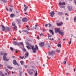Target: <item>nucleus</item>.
<instances>
[{"label":"nucleus","instance_id":"obj_14","mask_svg":"<svg viewBox=\"0 0 76 76\" xmlns=\"http://www.w3.org/2000/svg\"><path fill=\"white\" fill-rule=\"evenodd\" d=\"M29 56V53L27 52L25 54V58H27L28 57V56Z\"/></svg>","mask_w":76,"mask_h":76},{"label":"nucleus","instance_id":"obj_12","mask_svg":"<svg viewBox=\"0 0 76 76\" xmlns=\"http://www.w3.org/2000/svg\"><path fill=\"white\" fill-rule=\"evenodd\" d=\"M60 31H61L60 28H58L55 30V32L56 33H57V32H58L59 33Z\"/></svg>","mask_w":76,"mask_h":76},{"label":"nucleus","instance_id":"obj_2","mask_svg":"<svg viewBox=\"0 0 76 76\" xmlns=\"http://www.w3.org/2000/svg\"><path fill=\"white\" fill-rule=\"evenodd\" d=\"M28 70V73L31 75H32L34 74V72H33L34 73L35 72V71L34 69H29Z\"/></svg>","mask_w":76,"mask_h":76},{"label":"nucleus","instance_id":"obj_16","mask_svg":"<svg viewBox=\"0 0 76 76\" xmlns=\"http://www.w3.org/2000/svg\"><path fill=\"white\" fill-rule=\"evenodd\" d=\"M1 27L2 28V31H5V27L4 25H2Z\"/></svg>","mask_w":76,"mask_h":76},{"label":"nucleus","instance_id":"obj_10","mask_svg":"<svg viewBox=\"0 0 76 76\" xmlns=\"http://www.w3.org/2000/svg\"><path fill=\"white\" fill-rule=\"evenodd\" d=\"M56 24L57 25V26H61L63 24V23L62 22H61L60 23H56Z\"/></svg>","mask_w":76,"mask_h":76},{"label":"nucleus","instance_id":"obj_47","mask_svg":"<svg viewBox=\"0 0 76 76\" xmlns=\"http://www.w3.org/2000/svg\"><path fill=\"white\" fill-rule=\"evenodd\" d=\"M26 33H27V34H29V32L28 31H27V32H26Z\"/></svg>","mask_w":76,"mask_h":76},{"label":"nucleus","instance_id":"obj_31","mask_svg":"<svg viewBox=\"0 0 76 76\" xmlns=\"http://www.w3.org/2000/svg\"><path fill=\"white\" fill-rule=\"evenodd\" d=\"M20 58H21V59H23L24 58V56H23L22 57L21 56L19 57Z\"/></svg>","mask_w":76,"mask_h":76},{"label":"nucleus","instance_id":"obj_53","mask_svg":"<svg viewBox=\"0 0 76 76\" xmlns=\"http://www.w3.org/2000/svg\"><path fill=\"white\" fill-rule=\"evenodd\" d=\"M66 63V61H65L64 62V64H65Z\"/></svg>","mask_w":76,"mask_h":76},{"label":"nucleus","instance_id":"obj_33","mask_svg":"<svg viewBox=\"0 0 76 76\" xmlns=\"http://www.w3.org/2000/svg\"><path fill=\"white\" fill-rule=\"evenodd\" d=\"M16 21H17V22H18V23H19V20L18 19H16Z\"/></svg>","mask_w":76,"mask_h":76},{"label":"nucleus","instance_id":"obj_8","mask_svg":"<svg viewBox=\"0 0 76 76\" xmlns=\"http://www.w3.org/2000/svg\"><path fill=\"white\" fill-rule=\"evenodd\" d=\"M24 7H25L24 9V12H26L27 10V9L28 8V6L24 4Z\"/></svg>","mask_w":76,"mask_h":76},{"label":"nucleus","instance_id":"obj_7","mask_svg":"<svg viewBox=\"0 0 76 76\" xmlns=\"http://www.w3.org/2000/svg\"><path fill=\"white\" fill-rule=\"evenodd\" d=\"M73 7L72 6H70V5H68V9L69 11H72L73 9Z\"/></svg>","mask_w":76,"mask_h":76},{"label":"nucleus","instance_id":"obj_38","mask_svg":"<svg viewBox=\"0 0 76 76\" xmlns=\"http://www.w3.org/2000/svg\"><path fill=\"white\" fill-rule=\"evenodd\" d=\"M64 7H65L64 6H60V8H64Z\"/></svg>","mask_w":76,"mask_h":76},{"label":"nucleus","instance_id":"obj_3","mask_svg":"<svg viewBox=\"0 0 76 76\" xmlns=\"http://www.w3.org/2000/svg\"><path fill=\"white\" fill-rule=\"evenodd\" d=\"M7 53H5L4 54V56L3 57V59L4 61H9V59H7L6 56H7Z\"/></svg>","mask_w":76,"mask_h":76},{"label":"nucleus","instance_id":"obj_48","mask_svg":"<svg viewBox=\"0 0 76 76\" xmlns=\"http://www.w3.org/2000/svg\"><path fill=\"white\" fill-rule=\"evenodd\" d=\"M37 39H39V37H37Z\"/></svg>","mask_w":76,"mask_h":76},{"label":"nucleus","instance_id":"obj_54","mask_svg":"<svg viewBox=\"0 0 76 76\" xmlns=\"http://www.w3.org/2000/svg\"><path fill=\"white\" fill-rule=\"evenodd\" d=\"M16 64L17 66H19V64L17 63H16Z\"/></svg>","mask_w":76,"mask_h":76},{"label":"nucleus","instance_id":"obj_62","mask_svg":"<svg viewBox=\"0 0 76 76\" xmlns=\"http://www.w3.org/2000/svg\"><path fill=\"white\" fill-rule=\"evenodd\" d=\"M15 53H18V51H15Z\"/></svg>","mask_w":76,"mask_h":76},{"label":"nucleus","instance_id":"obj_57","mask_svg":"<svg viewBox=\"0 0 76 76\" xmlns=\"http://www.w3.org/2000/svg\"><path fill=\"white\" fill-rule=\"evenodd\" d=\"M26 27L27 28H28V27H29V26H26Z\"/></svg>","mask_w":76,"mask_h":76},{"label":"nucleus","instance_id":"obj_20","mask_svg":"<svg viewBox=\"0 0 76 76\" xmlns=\"http://www.w3.org/2000/svg\"><path fill=\"white\" fill-rule=\"evenodd\" d=\"M0 74L1 75V76H5L4 74L2 73V72H0Z\"/></svg>","mask_w":76,"mask_h":76},{"label":"nucleus","instance_id":"obj_51","mask_svg":"<svg viewBox=\"0 0 76 76\" xmlns=\"http://www.w3.org/2000/svg\"><path fill=\"white\" fill-rule=\"evenodd\" d=\"M25 68H26L27 67V66L26 65H25V66H24Z\"/></svg>","mask_w":76,"mask_h":76},{"label":"nucleus","instance_id":"obj_56","mask_svg":"<svg viewBox=\"0 0 76 76\" xmlns=\"http://www.w3.org/2000/svg\"><path fill=\"white\" fill-rule=\"evenodd\" d=\"M6 70L7 72H8V69H6Z\"/></svg>","mask_w":76,"mask_h":76},{"label":"nucleus","instance_id":"obj_40","mask_svg":"<svg viewBox=\"0 0 76 76\" xmlns=\"http://www.w3.org/2000/svg\"><path fill=\"white\" fill-rule=\"evenodd\" d=\"M49 31L50 33H51L53 32V31H52L51 30H49Z\"/></svg>","mask_w":76,"mask_h":76},{"label":"nucleus","instance_id":"obj_13","mask_svg":"<svg viewBox=\"0 0 76 76\" xmlns=\"http://www.w3.org/2000/svg\"><path fill=\"white\" fill-rule=\"evenodd\" d=\"M6 31H10V28L8 27H6Z\"/></svg>","mask_w":76,"mask_h":76},{"label":"nucleus","instance_id":"obj_42","mask_svg":"<svg viewBox=\"0 0 76 76\" xmlns=\"http://www.w3.org/2000/svg\"><path fill=\"white\" fill-rule=\"evenodd\" d=\"M15 73V71L14 72H13V71L12 72V74H14Z\"/></svg>","mask_w":76,"mask_h":76},{"label":"nucleus","instance_id":"obj_46","mask_svg":"<svg viewBox=\"0 0 76 76\" xmlns=\"http://www.w3.org/2000/svg\"><path fill=\"white\" fill-rule=\"evenodd\" d=\"M20 44H21V45H23V42H21V43H20Z\"/></svg>","mask_w":76,"mask_h":76},{"label":"nucleus","instance_id":"obj_25","mask_svg":"<svg viewBox=\"0 0 76 76\" xmlns=\"http://www.w3.org/2000/svg\"><path fill=\"white\" fill-rule=\"evenodd\" d=\"M38 75V73H37V71H36V73L34 74V76H37Z\"/></svg>","mask_w":76,"mask_h":76},{"label":"nucleus","instance_id":"obj_6","mask_svg":"<svg viewBox=\"0 0 76 76\" xmlns=\"http://www.w3.org/2000/svg\"><path fill=\"white\" fill-rule=\"evenodd\" d=\"M39 45L40 47H43L44 46V43L43 42H42L39 43Z\"/></svg>","mask_w":76,"mask_h":76},{"label":"nucleus","instance_id":"obj_36","mask_svg":"<svg viewBox=\"0 0 76 76\" xmlns=\"http://www.w3.org/2000/svg\"><path fill=\"white\" fill-rule=\"evenodd\" d=\"M12 9H11V8H10V10H9V12H12Z\"/></svg>","mask_w":76,"mask_h":76},{"label":"nucleus","instance_id":"obj_11","mask_svg":"<svg viewBox=\"0 0 76 76\" xmlns=\"http://www.w3.org/2000/svg\"><path fill=\"white\" fill-rule=\"evenodd\" d=\"M59 6H63L66 5V3H65L64 2H63V3L59 2Z\"/></svg>","mask_w":76,"mask_h":76},{"label":"nucleus","instance_id":"obj_24","mask_svg":"<svg viewBox=\"0 0 76 76\" xmlns=\"http://www.w3.org/2000/svg\"><path fill=\"white\" fill-rule=\"evenodd\" d=\"M58 47L61 48V44H59L57 45Z\"/></svg>","mask_w":76,"mask_h":76},{"label":"nucleus","instance_id":"obj_23","mask_svg":"<svg viewBox=\"0 0 76 76\" xmlns=\"http://www.w3.org/2000/svg\"><path fill=\"white\" fill-rule=\"evenodd\" d=\"M13 44L14 45H18V43L16 42H14Z\"/></svg>","mask_w":76,"mask_h":76},{"label":"nucleus","instance_id":"obj_63","mask_svg":"<svg viewBox=\"0 0 76 76\" xmlns=\"http://www.w3.org/2000/svg\"><path fill=\"white\" fill-rule=\"evenodd\" d=\"M76 70V69H74V72H75V71Z\"/></svg>","mask_w":76,"mask_h":76},{"label":"nucleus","instance_id":"obj_45","mask_svg":"<svg viewBox=\"0 0 76 76\" xmlns=\"http://www.w3.org/2000/svg\"><path fill=\"white\" fill-rule=\"evenodd\" d=\"M50 40H54V38H52V39H51L50 38Z\"/></svg>","mask_w":76,"mask_h":76},{"label":"nucleus","instance_id":"obj_35","mask_svg":"<svg viewBox=\"0 0 76 76\" xmlns=\"http://www.w3.org/2000/svg\"><path fill=\"white\" fill-rule=\"evenodd\" d=\"M0 54L1 56H3V52H1Z\"/></svg>","mask_w":76,"mask_h":76},{"label":"nucleus","instance_id":"obj_32","mask_svg":"<svg viewBox=\"0 0 76 76\" xmlns=\"http://www.w3.org/2000/svg\"><path fill=\"white\" fill-rule=\"evenodd\" d=\"M17 28V26H15L13 28L14 29H16Z\"/></svg>","mask_w":76,"mask_h":76},{"label":"nucleus","instance_id":"obj_34","mask_svg":"<svg viewBox=\"0 0 76 76\" xmlns=\"http://www.w3.org/2000/svg\"><path fill=\"white\" fill-rule=\"evenodd\" d=\"M10 48L12 51H13V48L10 47Z\"/></svg>","mask_w":76,"mask_h":76},{"label":"nucleus","instance_id":"obj_43","mask_svg":"<svg viewBox=\"0 0 76 76\" xmlns=\"http://www.w3.org/2000/svg\"><path fill=\"white\" fill-rule=\"evenodd\" d=\"M39 35H40V36H42L43 35V34H42V33H41V34H39Z\"/></svg>","mask_w":76,"mask_h":76},{"label":"nucleus","instance_id":"obj_18","mask_svg":"<svg viewBox=\"0 0 76 76\" xmlns=\"http://www.w3.org/2000/svg\"><path fill=\"white\" fill-rule=\"evenodd\" d=\"M58 13L59 15H63V13L61 12H58Z\"/></svg>","mask_w":76,"mask_h":76},{"label":"nucleus","instance_id":"obj_19","mask_svg":"<svg viewBox=\"0 0 76 76\" xmlns=\"http://www.w3.org/2000/svg\"><path fill=\"white\" fill-rule=\"evenodd\" d=\"M20 63L22 65H23V64H24V62L23 61H20Z\"/></svg>","mask_w":76,"mask_h":76},{"label":"nucleus","instance_id":"obj_37","mask_svg":"<svg viewBox=\"0 0 76 76\" xmlns=\"http://www.w3.org/2000/svg\"><path fill=\"white\" fill-rule=\"evenodd\" d=\"M56 52H58V53H60V50H56Z\"/></svg>","mask_w":76,"mask_h":76},{"label":"nucleus","instance_id":"obj_29","mask_svg":"<svg viewBox=\"0 0 76 76\" xmlns=\"http://www.w3.org/2000/svg\"><path fill=\"white\" fill-rule=\"evenodd\" d=\"M72 42V38H70V41L69 42V44H71V42Z\"/></svg>","mask_w":76,"mask_h":76},{"label":"nucleus","instance_id":"obj_44","mask_svg":"<svg viewBox=\"0 0 76 76\" xmlns=\"http://www.w3.org/2000/svg\"><path fill=\"white\" fill-rule=\"evenodd\" d=\"M27 31L25 30H24L23 31V32H26Z\"/></svg>","mask_w":76,"mask_h":76},{"label":"nucleus","instance_id":"obj_27","mask_svg":"<svg viewBox=\"0 0 76 76\" xmlns=\"http://www.w3.org/2000/svg\"><path fill=\"white\" fill-rule=\"evenodd\" d=\"M12 25L13 26H15V23L12 22Z\"/></svg>","mask_w":76,"mask_h":76},{"label":"nucleus","instance_id":"obj_28","mask_svg":"<svg viewBox=\"0 0 76 76\" xmlns=\"http://www.w3.org/2000/svg\"><path fill=\"white\" fill-rule=\"evenodd\" d=\"M48 38H49V37H53V36H51V35H50V34H48Z\"/></svg>","mask_w":76,"mask_h":76},{"label":"nucleus","instance_id":"obj_61","mask_svg":"<svg viewBox=\"0 0 76 76\" xmlns=\"http://www.w3.org/2000/svg\"><path fill=\"white\" fill-rule=\"evenodd\" d=\"M5 75H7V73H5Z\"/></svg>","mask_w":76,"mask_h":76},{"label":"nucleus","instance_id":"obj_22","mask_svg":"<svg viewBox=\"0 0 76 76\" xmlns=\"http://www.w3.org/2000/svg\"><path fill=\"white\" fill-rule=\"evenodd\" d=\"M59 34L60 35H61L63 36V32H61V31H60V32L59 33Z\"/></svg>","mask_w":76,"mask_h":76},{"label":"nucleus","instance_id":"obj_9","mask_svg":"<svg viewBox=\"0 0 76 76\" xmlns=\"http://www.w3.org/2000/svg\"><path fill=\"white\" fill-rule=\"evenodd\" d=\"M22 21L23 22H26L28 21V19L26 18H23L22 19Z\"/></svg>","mask_w":76,"mask_h":76},{"label":"nucleus","instance_id":"obj_49","mask_svg":"<svg viewBox=\"0 0 76 76\" xmlns=\"http://www.w3.org/2000/svg\"><path fill=\"white\" fill-rule=\"evenodd\" d=\"M52 35H54V32H53V31L52 32Z\"/></svg>","mask_w":76,"mask_h":76},{"label":"nucleus","instance_id":"obj_21","mask_svg":"<svg viewBox=\"0 0 76 76\" xmlns=\"http://www.w3.org/2000/svg\"><path fill=\"white\" fill-rule=\"evenodd\" d=\"M10 16L11 18H13L15 16V14H12L10 15Z\"/></svg>","mask_w":76,"mask_h":76},{"label":"nucleus","instance_id":"obj_52","mask_svg":"<svg viewBox=\"0 0 76 76\" xmlns=\"http://www.w3.org/2000/svg\"><path fill=\"white\" fill-rule=\"evenodd\" d=\"M63 41H66V38L63 39Z\"/></svg>","mask_w":76,"mask_h":76},{"label":"nucleus","instance_id":"obj_60","mask_svg":"<svg viewBox=\"0 0 76 76\" xmlns=\"http://www.w3.org/2000/svg\"><path fill=\"white\" fill-rule=\"evenodd\" d=\"M68 19H69V18H67L66 19V20H68Z\"/></svg>","mask_w":76,"mask_h":76},{"label":"nucleus","instance_id":"obj_41","mask_svg":"<svg viewBox=\"0 0 76 76\" xmlns=\"http://www.w3.org/2000/svg\"><path fill=\"white\" fill-rule=\"evenodd\" d=\"M45 27H47L48 26V24H45Z\"/></svg>","mask_w":76,"mask_h":76},{"label":"nucleus","instance_id":"obj_4","mask_svg":"<svg viewBox=\"0 0 76 76\" xmlns=\"http://www.w3.org/2000/svg\"><path fill=\"white\" fill-rule=\"evenodd\" d=\"M49 54L50 55V56H53V55H54L56 53V52L54 50H52L51 51L49 52H48Z\"/></svg>","mask_w":76,"mask_h":76},{"label":"nucleus","instance_id":"obj_55","mask_svg":"<svg viewBox=\"0 0 76 76\" xmlns=\"http://www.w3.org/2000/svg\"><path fill=\"white\" fill-rule=\"evenodd\" d=\"M24 14H25V15H28V14H27V13H24Z\"/></svg>","mask_w":76,"mask_h":76},{"label":"nucleus","instance_id":"obj_64","mask_svg":"<svg viewBox=\"0 0 76 76\" xmlns=\"http://www.w3.org/2000/svg\"><path fill=\"white\" fill-rule=\"evenodd\" d=\"M67 13H66L65 14V15H67Z\"/></svg>","mask_w":76,"mask_h":76},{"label":"nucleus","instance_id":"obj_5","mask_svg":"<svg viewBox=\"0 0 76 76\" xmlns=\"http://www.w3.org/2000/svg\"><path fill=\"white\" fill-rule=\"evenodd\" d=\"M50 16H51V17H53L55 15V13H54V11H52L50 13Z\"/></svg>","mask_w":76,"mask_h":76},{"label":"nucleus","instance_id":"obj_1","mask_svg":"<svg viewBox=\"0 0 76 76\" xmlns=\"http://www.w3.org/2000/svg\"><path fill=\"white\" fill-rule=\"evenodd\" d=\"M27 45H28V46H27L26 47L28 49H32L33 53H35L37 52V50H38V47L37 45L35 46V48H34V46H32L28 42H26Z\"/></svg>","mask_w":76,"mask_h":76},{"label":"nucleus","instance_id":"obj_17","mask_svg":"<svg viewBox=\"0 0 76 76\" xmlns=\"http://www.w3.org/2000/svg\"><path fill=\"white\" fill-rule=\"evenodd\" d=\"M7 68H8V69H12L13 67H11V66H9L8 65H7Z\"/></svg>","mask_w":76,"mask_h":76},{"label":"nucleus","instance_id":"obj_30","mask_svg":"<svg viewBox=\"0 0 76 76\" xmlns=\"http://www.w3.org/2000/svg\"><path fill=\"white\" fill-rule=\"evenodd\" d=\"M48 25H49V28H50V27H51V26H52V25H51V24L50 23L48 24Z\"/></svg>","mask_w":76,"mask_h":76},{"label":"nucleus","instance_id":"obj_26","mask_svg":"<svg viewBox=\"0 0 76 76\" xmlns=\"http://www.w3.org/2000/svg\"><path fill=\"white\" fill-rule=\"evenodd\" d=\"M1 0L3 1L4 3H6V2H7V0Z\"/></svg>","mask_w":76,"mask_h":76},{"label":"nucleus","instance_id":"obj_58","mask_svg":"<svg viewBox=\"0 0 76 76\" xmlns=\"http://www.w3.org/2000/svg\"><path fill=\"white\" fill-rule=\"evenodd\" d=\"M35 26L36 27H37V26H38V25H36Z\"/></svg>","mask_w":76,"mask_h":76},{"label":"nucleus","instance_id":"obj_39","mask_svg":"<svg viewBox=\"0 0 76 76\" xmlns=\"http://www.w3.org/2000/svg\"><path fill=\"white\" fill-rule=\"evenodd\" d=\"M23 51H24V52H26V49H25V48L23 49Z\"/></svg>","mask_w":76,"mask_h":76},{"label":"nucleus","instance_id":"obj_15","mask_svg":"<svg viewBox=\"0 0 76 76\" xmlns=\"http://www.w3.org/2000/svg\"><path fill=\"white\" fill-rule=\"evenodd\" d=\"M17 62H16V61L15 60H14L13 61V64H14V65H16V63Z\"/></svg>","mask_w":76,"mask_h":76},{"label":"nucleus","instance_id":"obj_59","mask_svg":"<svg viewBox=\"0 0 76 76\" xmlns=\"http://www.w3.org/2000/svg\"><path fill=\"white\" fill-rule=\"evenodd\" d=\"M19 32H20V34L21 33V31H19Z\"/></svg>","mask_w":76,"mask_h":76},{"label":"nucleus","instance_id":"obj_50","mask_svg":"<svg viewBox=\"0 0 76 76\" xmlns=\"http://www.w3.org/2000/svg\"><path fill=\"white\" fill-rule=\"evenodd\" d=\"M10 72H8V76H9V75Z\"/></svg>","mask_w":76,"mask_h":76}]
</instances>
